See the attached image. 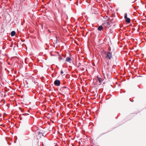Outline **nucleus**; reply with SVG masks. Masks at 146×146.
Listing matches in <instances>:
<instances>
[{"mask_svg": "<svg viewBox=\"0 0 146 146\" xmlns=\"http://www.w3.org/2000/svg\"><path fill=\"white\" fill-rule=\"evenodd\" d=\"M105 54L106 55L107 58L110 59L112 58V54L109 52H106L105 53Z\"/></svg>", "mask_w": 146, "mask_h": 146, "instance_id": "f257e3e1", "label": "nucleus"}, {"mask_svg": "<svg viewBox=\"0 0 146 146\" xmlns=\"http://www.w3.org/2000/svg\"><path fill=\"white\" fill-rule=\"evenodd\" d=\"M54 84L55 85L58 86L60 84V82L58 80H56L54 82Z\"/></svg>", "mask_w": 146, "mask_h": 146, "instance_id": "f03ea898", "label": "nucleus"}, {"mask_svg": "<svg viewBox=\"0 0 146 146\" xmlns=\"http://www.w3.org/2000/svg\"><path fill=\"white\" fill-rule=\"evenodd\" d=\"M104 26H106V27L109 28L110 27V24L108 21H106L105 23H104Z\"/></svg>", "mask_w": 146, "mask_h": 146, "instance_id": "7ed1b4c3", "label": "nucleus"}, {"mask_svg": "<svg viewBox=\"0 0 146 146\" xmlns=\"http://www.w3.org/2000/svg\"><path fill=\"white\" fill-rule=\"evenodd\" d=\"M16 34V32L15 31H13L11 33V36H14Z\"/></svg>", "mask_w": 146, "mask_h": 146, "instance_id": "20e7f679", "label": "nucleus"}, {"mask_svg": "<svg viewBox=\"0 0 146 146\" xmlns=\"http://www.w3.org/2000/svg\"><path fill=\"white\" fill-rule=\"evenodd\" d=\"M66 61L69 62H70L71 61V59L69 57H67L66 58Z\"/></svg>", "mask_w": 146, "mask_h": 146, "instance_id": "39448f33", "label": "nucleus"}, {"mask_svg": "<svg viewBox=\"0 0 146 146\" xmlns=\"http://www.w3.org/2000/svg\"><path fill=\"white\" fill-rule=\"evenodd\" d=\"M125 21L128 23H129L130 22V19L129 18H128L125 19Z\"/></svg>", "mask_w": 146, "mask_h": 146, "instance_id": "423d86ee", "label": "nucleus"}, {"mask_svg": "<svg viewBox=\"0 0 146 146\" xmlns=\"http://www.w3.org/2000/svg\"><path fill=\"white\" fill-rule=\"evenodd\" d=\"M103 29V27L102 26H99L98 28V30L99 31H101Z\"/></svg>", "mask_w": 146, "mask_h": 146, "instance_id": "0eeeda50", "label": "nucleus"}, {"mask_svg": "<svg viewBox=\"0 0 146 146\" xmlns=\"http://www.w3.org/2000/svg\"><path fill=\"white\" fill-rule=\"evenodd\" d=\"M98 79L99 80V81L100 82V83H102V81L103 80V79L101 78H98Z\"/></svg>", "mask_w": 146, "mask_h": 146, "instance_id": "6e6552de", "label": "nucleus"}, {"mask_svg": "<svg viewBox=\"0 0 146 146\" xmlns=\"http://www.w3.org/2000/svg\"><path fill=\"white\" fill-rule=\"evenodd\" d=\"M124 18L125 19H126L127 18H128L127 17V13H125V16H124Z\"/></svg>", "mask_w": 146, "mask_h": 146, "instance_id": "1a4fd4ad", "label": "nucleus"}, {"mask_svg": "<svg viewBox=\"0 0 146 146\" xmlns=\"http://www.w3.org/2000/svg\"><path fill=\"white\" fill-rule=\"evenodd\" d=\"M60 73H61L62 74H63V71L61 70V71Z\"/></svg>", "mask_w": 146, "mask_h": 146, "instance_id": "9d476101", "label": "nucleus"}, {"mask_svg": "<svg viewBox=\"0 0 146 146\" xmlns=\"http://www.w3.org/2000/svg\"><path fill=\"white\" fill-rule=\"evenodd\" d=\"M38 134H40V132H38Z\"/></svg>", "mask_w": 146, "mask_h": 146, "instance_id": "9b49d317", "label": "nucleus"}]
</instances>
